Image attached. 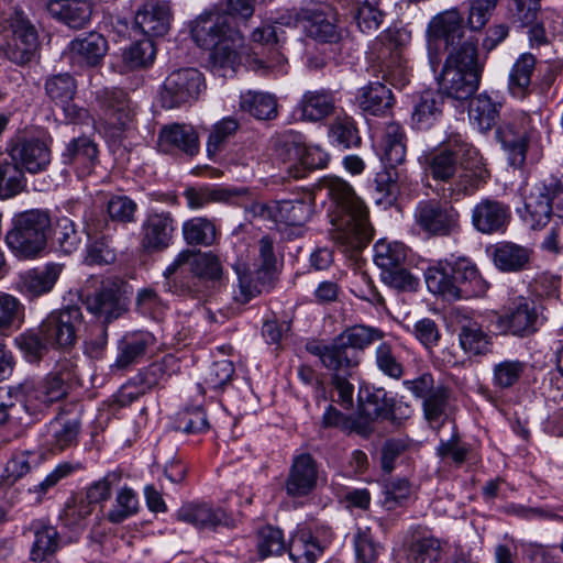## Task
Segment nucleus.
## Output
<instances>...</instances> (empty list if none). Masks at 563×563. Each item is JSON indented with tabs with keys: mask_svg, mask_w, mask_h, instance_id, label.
I'll return each mask as SVG.
<instances>
[{
	"mask_svg": "<svg viewBox=\"0 0 563 563\" xmlns=\"http://www.w3.org/2000/svg\"><path fill=\"white\" fill-rule=\"evenodd\" d=\"M442 545L432 536L413 538L408 545V560L411 563H438L441 559Z\"/></svg>",
	"mask_w": 563,
	"mask_h": 563,
	"instance_id": "nucleus-54",
	"label": "nucleus"
},
{
	"mask_svg": "<svg viewBox=\"0 0 563 563\" xmlns=\"http://www.w3.org/2000/svg\"><path fill=\"white\" fill-rule=\"evenodd\" d=\"M459 327V344L468 356H481L490 352L492 338L483 330L482 324L467 313L456 317Z\"/></svg>",
	"mask_w": 563,
	"mask_h": 563,
	"instance_id": "nucleus-26",
	"label": "nucleus"
},
{
	"mask_svg": "<svg viewBox=\"0 0 563 563\" xmlns=\"http://www.w3.org/2000/svg\"><path fill=\"white\" fill-rule=\"evenodd\" d=\"M256 0H227L229 14L206 12L200 14L191 25V36L198 46L210 49L211 70L221 77H231L240 66V48L243 36L232 25L235 14L250 18L254 12Z\"/></svg>",
	"mask_w": 563,
	"mask_h": 563,
	"instance_id": "nucleus-1",
	"label": "nucleus"
},
{
	"mask_svg": "<svg viewBox=\"0 0 563 563\" xmlns=\"http://www.w3.org/2000/svg\"><path fill=\"white\" fill-rule=\"evenodd\" d=\"M511 218L508 205L492 198H483L472 210V224L483 234L501 233Z\"/></svg>",
	"mask_w": 563,
	"mask_h": 563,
	"instance_id": "nucleus-19",
	"label": "nucleus"
},
{
	"mask_svg": "<svg viewBox=\"0 0 563 563\" xmlns=\"http://www.w3.org/2000/svg\"><path fill=\"white\" fill-rule=\"evenodd\" d=\"M256 547L262 559L280 555L286 549L282 530L272 526L261 528L257 532Z\"/></svg>",
	"mask_w": 563,
	"mask_h": 563,
	"instance_id": "nucleus-64",
	"label": "nucleus"
},
{
	"mask_svg": "<svg viewBox=\"0 0 563 563\" xmlns=\"http://www.w3.org/2000/svg\"><path fill=\"white\" fill-rule=\"evenodd\" d=\"M64 265L59 263H47L43 267L29 269L20 274L16 282V289L26 297L36 298L53 290Z\"/></svg>",
	"mask_w": 563,
	"mask_h": 563,
	"instance_id": "nucleus-21",
	"label": "nucleus"
},
{
	"mask_svg": "<svg viewBox=\"0 0 563 563\" xmlns=\"http://www.w3.org/2000/svg\"><path fill=\"white\" fill-rule=\"evenodd\" d=\"M176 519L197 529L214 530L230 526V516L220 507L207 503H186L176 511Z\"/></svg>",
	"mask_w": 563,
	"mask_h": 563,
	"instance_id": "nucleus-22",
	"label": "nucleus"
},
{
	"mask_svg": "<svg viewBox=\"0 0 563 563\" xmlns=\"http://www.w3.org/2000/svg\"><path fill=\"white\" fill-rule=\"evenodd\" d=\"M335 100L332 92L320 89L306 91L298 104L301 117L308 121H320L333 113Z\"/></svg>",
	"mask_w": 563,
	"mask_h": 563,
	"instance_id": "nucleus-42",
	"label": "nucleus"
},
{
	"mask_svg": "<svg viewBox=\"0 0 563 563\" xmlns=\"http://www.w3.org/2000/svg\"><path fill=\"white\" fill-rule=\"evenodd\" d=\"M24 533L32 538L30 559L33 562H44L51 559L59 549V533L51 525L36 520L31 522Z\"/></svg>",
	"mask_w": 563,
	"mask_h": 563,
	"instance_id": "nucleus-31",
	"label": "nucleus"
},
{
	"mask_svg": "<svg viewBox=\"0 0 563 563\" xmlns=\"http://www.w3.org/2000/svg\"><path fill=\"white\" fill-rule=\"evenodd\" d=\"M499 107L489 96L479 93L470 103V120L481 131L486 132L495 125L499 115Z\"/></svg>",
	"mask_w": 563,
	"mask_h": 563,
	"instance_id": "nucleus-48",
	"label": "nucleus"
},
{
	"mask_svg": "<svg viewBox=\"0 0 563 563\" xmlns=\"http://www.w3.org/2000/svg\"><path fill=\"white\" fill-rule=\"evenodd\" d=\"M441 115L440 102L438 97L431 91L421 93L412 112V124L418 130H427Z\"/></svg>",
	"mask_w": 563,
	"mask_h": 563,
	"instance_id": "nucleus-55",
	"label": "nucleus"
},
{
	"mask_svg": "<svg viewBox=\"0 0 563 563\" xmlns=\"http://www.w3.org/2000/svg\"><path fill=\"white\" fill-rule=\"evenodd\" d=\"M14 345L29 363H38L48 352L49 344L37 329L26 330L14 338Z\"/></svg>",
	"mask_w": 563,
	"mask_h": 563,
	"instance_id": "nucleus-52",
	"label": "nucleus"
},
{
	"mask_svg": "<svg viewBox=\"0 0 563 563\" xmlns=\"http://www.w3.org/2000/svg\"><path fill=\"white\" fill-rule=\"evenodd\" d=\"M416 225L429 236H448L460 228V213L438 199L419 201L413 212Z\"/></svg>",
	"mask_w": 563,
	"mask_h": 563,
	"instance_id": "nucleus-11",
	"label": "nucleus"
},
{
	"mask_svg": "<svg viewBox=\"0 0 563 563\" xmlns=\"http://www.w3.org/2000/svg\"><path fill=\"white\" fill-rule=\"evenodd\" d=\"M526 364L518 360H505L493 367V385L507 389L517 384L523 374Z\"/></svg>",
	"mask_w": 563,
	"mask_h": 563,
	"instance_id": "nucleus-63",
	"label": "nucleus"
},
{
	"mask_svg": "<svg viewBox=\"0 0 563 563\" xmlns=\"http://www.w3.org/2000/svg\"><path fill=\"white\" fill-rule=\"evenodd\" d=\"M24 170L10 158L0 159V199L19 195L26 186Z\"/></svg>",
	"mask_w": 563,
	"mask_h": 563,
	"instance_id": "nucleus-49",
	"label": "nucleus"
},
{
	"mask_svg": "<svg viewBox=\"0 0 563 563\" xmlns=\"http://www.w3.org/2000/svg\"><path fill=\"white\" fill-rule=\"evenodd\" d=\"M318 479V467L310 454L295 457L286 481V492L292 497H302L313 490Z\"/></svg>",
	"mask_w": 563,
	"mask_h": 563,
	"instance_id": "nucleus-29",
	"label": "nucleus"
},
{
	"mask_svg": "<svg viewBox=\"0 0 563 563\" xmlns=\"http://www.w3.org/2000/svg\"><path fill=\"white\" fill-rule=\"evenodd\" d=\"M185 241L190 245H211L217 235L214 224L206 218H194L183 225Z\"/></svg>",
	"mask_w": 563,
	"mask_h": 563,
	"instance_id": "nucleus-58",
	"label": "nucleus"
},
{
	"mask_svg": "<svg viewBox=\"0 0 563 563\" xmlns=\"http://www.w3.org/2000/svg\"><path fill=\"white\" fill-rule=\"evenodd\" d=\"M49 228L51 218L46 211L32 209L16 213L5 234V244L18 258H37L46 249Z\"/></svg>",
	"mask_w": 563,
	"mask_h": 563,
	"instance_id": "nucleus-5",
	"label": "nucleus"
},
{
	"mask_svg": "<svg viewBox=\"0 0 563 563\" xmlns=\"http://www.w3.org/2000/svg\"><path fill=\"white\" fill-rule=\"evenodd\" d=\"M384 332L377 328L366 325H353L344 330L336 338L343 345L350 350H364L376 341L384 339Z\"/></svg>",
	"mask_w": 563,
	"mask_h": 563,
	"instance_id": "nucleus-53",
	"label": "nucleus"
},
{
	"mask_svg": "<svg viewBox=\"0 0 563 563\" xmlns=\"http://www.w3.org/2000/svg\"><path fill=\"white\" fill-rule=\"evenodd\" d=\"M85 232L88 238L85 261L89 265H104L114 262L115 253L110 245V221L102 212L91 210L84 218Z\"/></svg>",
	"mask_w": 563,
	"mask_h": 563,
	"instance_id": "nucleus-16",
	"label": "nucleus"
},
{
	"mask_svg": "<svg viewBox=\"0 0 563 563\" xmlns=\"http://www.w3.org/2000/svg\"><path fill=\"white\" fill-rule=\"evenodd\" d=\"M80 428L78 419H54L47 426L44 443L53 453L63 452L77 444Z\"/></svg>",
	"mask_w": 563,
	"mask_h": 563,
	"instance_id": "nucleus-39",
	"label": "nucleus"
},
{
	"mask_svg": "<svg viewBox=\"0 0 563 563\" xmlns=\"http://www.w3.org/2000/svg\"><path fill=\"white\" fill-rule=\"evenodd\" d=\"M93 7L91 0H51L47 10L54 19L77 30L89 24Z\"/></svg>",
	"mask_w": 563,
	"mask_h": 563,
	"instance_id": "nucleus-32",
	"label": "nucleus"
},
{
	"mask_svg": "<svg viewBox=\"0 0 563 563\" xmlns=\"http://www.w3.org/2000/svg\"><path fill=\"white\" fill-rule=\"evenodd\" d=\"M97 104L109 125L124 129L133 120V108L122 89L104 88L96 93Z\"/></svg>",
	"mask_w": 563,
	"mask_h": 563,
	"instance_id": "nucleus-20",
	"label": "nucleus"
},
{
	"mask_svg": "<svg viewBox=\"0 0 563 563\" xmlns=\"http://www.w3.org/2000/svg\"><path fill=\"white\" fill-rule=\"evenodd\" d=\"M54 243L58 251L64 254L76 252L81 243V233L77 230L76 223L67 217L59 218L54 231Z\"/></svg>",
	"mask_w": 563,
	"mask_h": 563,
	"instance_id": "nucleus-57",
	"label": "nucleus"
},
{
	"mask_svg": "<svg viewBox=\"0 0 563 563\" xmlns=\"http://www.w3.org/2000/svg\"><path fill=\"white\" fill-rule=\"evenodd\" d=\"M240 110L257 120H272L277 117V100L268 92L247 90L240 96Z\"/></svg>",
	"mask_w": 563,
	"mask_h": 563,
	"instance_id": "nucleus-46",
	"label": "nucleus"
},
{
	"mask_svg": "<svg viewBox=\"0 0 563 563\" xmlns=\"http://www.w3.org/2000/svg\"><path fill=\"white\" fill-rule=\"evenodd\" d=\"M407 253L401 242L379 240L374 245V262L382 272L396 268L406 262Z\"/></svg>",
	"mask_w": 563,
	"mask_h": 563,
	"instance_id": "nucleus-50",
	"label": "nucleus"
},
{
	"mask_svg": "<svg viewBox=\"0 0 563 563\" xmlns=\"http://www.w3.org/2000/svg\"><path fill=\"white\" fill-rule=\"evenodd\" d=\"M69 378L68 368L62 367L40 379H25L14 387L15 397L31 418L27 423L41 419L54 404L67 397Z\"/></svg>",
	"mask_w": 563,
	"mask_h": 563,
	"instance_id": "nucleus-6",
	"label": "nucleus"
},
{
	"mask_svg": "<svg viewBox=\"0 0 563 563\" xmlns=\"http://www.w3.org/2000/svg\"><path fill=\"white\" fill-rule=\"evenodd\" d=\"M428 167L434 179L448 183L451 198L473 195L489 177L478 150L459 133L445 139Z\"/></svg>",
	"mask_w": 563,
	"mask_h": 563,
	"instance_id": "nucleus-2",
	"label": "nucleus"
},
{
	"mask_svg": "<svg viewBox=\"0 0 563 563\" xmlns=\"http://www.w3.org/2000/svg\"><path fill=\"white\" fill-rule=\"evenodd\" d=\"M330 199L329 218L332 239L346 250L363 249L373 236L368 210L352 186L339 178L327 177L321 184Z\"/></svg>",
	"mask_w": 563,
	"mask_h": 563,
	"instance_id": "nucleus-3",
	"label": "nucleus"
},
{
	"mask_svg": "<svg viewBox=\"0 0 563 563\" xmlns=\"http://www.w3.org/2000/svg\"><path fill=\"white\" fill-rule=\"evenodd\" d=\"M81 320L79 307L68 306L54 310L38 325L40 333L51 347L67 349L76 343Z\"/></svg>",
	"mask_w": 563,
	"mask_h": 563,
	"instance_id": "nucleus-13",
	"label": "nucleus"
},
{
	"mask_svg": "<svg viewBox=\"0 0 563 563\" xmlns=\"http://www.w3.org/2000/svg\"><path fill=\"white\" fill-rule=\"evenodd\" d=\"M536 57L530 53L521 54L509 71L508 88L512 96L523 98L530 92Z\"/></svg>",
	"mask_w": 563,
	"mask_h": 563,
	"instance_id": "nucleus-44",
	"label": "nucleus"
},
{
	"mask_svg": "<svg viewBox=\"0 0 563 563\" xmlns=\"http://www.w3.org/2000/svg\"><path fill=\"white\" fill-rule=\"evenodd\" d=\"M158 146L165 153L180 151L194 156L199 152V135L191 125L174 123L161 130Z\"/></svg>",
	"mask_w": 563,
	"mask_h": 563,
	"instance_id": "nucleus-30",
	"label": "nucleus"
},
{
	"mask_svg": "<svg viewBox=\"0 0 563 563\" xmlns=\"http://www.w3.org/2000/svg\"><path fill=\"white\" fill-rule=\"evenodd\" d=\"M190 271L196 277L207 282H219L222 277L220 260L211 252H191Z\"/></svg>",
	"mask_w": 563,
	"mask_h": 563,
	"instance_id": "nucleus-60",
	"label": "nucleus"
},
{
	"mask_svg": "<svg viewBox=\"0 0 563 563\" xmlns=\"http://www.w3.org/2000/svg\"><path fill=\"white\" fill-rule=\"evenodd\" d=\"M69 51L79 63L96 66L106 56L108 42L102 34L90 32L74 38L69 43Z\"/></svg>",
	"mask_w": 563,
	"mask_h": 563,
	"instance_id": "nucleus-40",
	"label": "nucleus"
},
{
	"mask_svg": "<svg viewBox=\"0 0 563 563\" xmlns=\"http://www.w3.org/2000/svg\"><path fill=\"white\" fill-rule=\"evenodd\" d=\"M175 230L170 212H148L141 224V246L148 253L162 252L170 245Z\"/></svg>",
	"mask_w": 563,
	"mask_h": 563,
	"instance_id": "nucleus-17",
	"label": "nucleus"
},
{
	"mask_svg": "<svg viewBox=\"0 0 563 563\" xmlns=\"http://www.w3.org/2000/svg\"><path fill=\"white\" fill-rule=\"evenodd\" d=\"M450 271L453 273L454 284L457 288L456 299L482 297L487 292L489 284L470 260H456L450 267Z\"/></svg>",
	"mask_w": 563,
	"mask_h": 563,
	"instance_id": "nucleus-28",
	"label": "nucleus"
},
{
	"mask_svg": "<svg viewBox=\"0 0 563 563\" xmlns=\"http://www.w3.org/2000/svg\"><path fill=\"white\" fill-rule=\"evenodd\" d=\"M276 22L286 26H299L307 37L318 43L336 44L345 36V30L338 23L335 12L323 4L287 10Z\"/></svg>",
	"mask_w": 563,
	"mask_h": 563,
	"instance_id": "nucleus-7",
	"label": "nucleus"
},
{
	"mask_svg": "<svg viewBox=\"0 0 563 563\" xmlns=\"http://www.w3.org/2000/svg\"><path fill=\"white\" fill-rule=\"evenodd\" d=\"M329 136L331 142L342 148L356 147L361 144V136L351 118H338L331 124Z\"/></svg>",
	"mask_w": 563,
	"mask_h": 563,
	"instance_id": "nucleus-62",
	"label": "nucleus"
},
{
	"mask_svg": "<svg viewBox=\"0 0 563 563\" xmlns=\"http://www.w3.org/2000/svg\"><path fill=\"white\" fill-rule=\"evenodd\" d=\"M332 534L328 528L318 530L316 536L309 530H299L288 547L290 558L296 563H314L331 542Z\"/></svg>",
	"mask_w": 563,
	"mask_h": 563,
	"instance_id": "nucleus-23",
	"label": "nucleus"
},
{
	"mask_svg": "<svg viewBox=\"0 0 563 563\" xmlns=\"http://www.w3.org/2000/svg\"><path fill=\"white\" fill-rule=\"evenodd\" d=\"M156 338L148 331H133L123 335L118 343L115 366L125 368L153 350Z\"/></svg>",
	"mask_w": 563,
	"mask_h": 563,
	"instance_id": "nucleus-33",
	"label": "nucleus"
},
{
	"mask_svg": "<svg viewBox=\"0 0 563 563\" xmlns=\"http://www.w3.org/2000/svg\"><path fill=\"white\" fill-rule=\"evenodd\" d=\"M275 222L289 227H301L312 216V200L310 197L274 201Z\"/></svg>",
	"mask_w": 563,
	"mask_h": 563,
	"instance_id": "nucleus-43",
	"label": "nucleus"
},
{
	"mask_svg": "<svg viewBox=\"0 0 563 563\" xmlns=\"http://www.w3.org/2000/svg\"><path fill=\"white\" fill-rule=\"evenodd\" d=\"M375 365L382 374L393 379H400L405 373L404 364L396 353L395 346L388 341H383L377 345Z\"/></svg>",
	"mask_w": 563,
	"mask_h": 563,
	"instance_id": "nucleus-56",
	"label": "nucleus"
},
{
	"mask_svg": "<svg viewBox=\"0 0 563 563\" xmlns=\"http://www.w3.org/2000/svg\"><path fill=\"white\" fill-rule=\"evenodd\" d=\"M206 89L205 77L197 68H180L172 71L164 81L162 101L167 108L196 101Z\"/></svg>",
	"mask_w": 563,
	"mask_h": 563,
	"instance_id": "nucleus-14",
	"label": "nucleus"
},
{
	"mask_svg": "<svg viewBox=\"0 0 563 563\" xmlns=\"http://www.w3.org/2000/svg\"><path fill=\"white\" fill-rule=\"evenodd\" d=\"M448 263H438L424 272V282L430 292L443 296L448 299H456L457 288L455 287L453 273Z\"/></svg>",
	"mask_w": 563,
	"mask_h": 563,
	"instance_id": "nucleus-47",
	"label": "nucleus"
},
{
	"mask_svg": "<svg viewBox=\"0 0 563 563\" xmlns=\"http://www.w3.org/2000/svg\"><path fill=\"white\" fill-rule=\"evenodd\" d=\"M533 251L514 242L497 243L493 251L495 266L505 273H518L528 268Z\"/></svg>",
	"mask_w": 563,
	"mask_h": 563,
	"instance_id": "nucleus-36",
	"label": "nucleus"
},
{
	"mask_svg": "<svg viewBox=\"0 0 563 563\" xmlns=\"http://www.w3.org/2000/svg\"><path fill=\"white\" fill-rule=\"evenodd\" d=\"M5 153L30 174L45 172L52 161L51 150L43 140L23 134H14L8 140Z\"/></svg>",
	"mask_w": 563,
	"mask_h": 563,
	"instance_id": "nucleus-15",
	"label": "nucleus"
},
{
	"mask_svg": "<svg viewBox=\"0 0 563 563\" xmlns=\"http://www.w3.org/2000/svg\"><path fill=\"white\" fill-rule=\"evenodd\" d=\"M170 22L172 9L164 0H148L135 13V24L147 36H164L169 31Z\"/></svg>",
	"mask_w": 563,
	"mask_h": 563,
	"instance_id": "nucleus-25",
	"label": "nucleus"
},
{
	"mask_svg": "<svg viewBox=\"0 0 563 563\" xmlns=\"http://www.w3.org/2000/svg\"><path fill=\"white\" fill-rule=\"evenodd\" d=\"M537 121H540L538 113L518 112L506 118L497 128V140L507 152L511 166L519 168L525 164L528 144L536 132Z\"/></svg>",
	"mask_w": 563,
	"mask_h": 563,
	"instance_id": "nucleus-9",
	"label": "nucleus"
},
{
	"mask_svg": "<svg viewBox=\"0 0 563 563\" xmlns=\"http://www.w3.org/2000/svg\"><path fill=\"white\" fill-rule=\"evenodd\" d=\"M525 221L532 229L543 228L551 218L550 191L545 184L536 185L525 200Z\"/></svg>",
	"mask_w": 563,
	"mask_h": 563,
	"instance_id": "nucleus-38",
	"label": "nucleus"
},
{
	"mask_svg": "<svg viewBox=\"0 0 563 563\" xmlns=\"http://www.w3.org/2000/svg\"><path fill=\"white\" fill-rule=\"evenodd\" d=\"M431 34L445 43V48L454 51L467 41H476L474 36L465 37L463 15L455 9L444 11L432 19L429 25Z\"/></svg>",
	"mask_w": 563,
	"mask_h": 563,
	"instance_id": "nucleus-24",
	"label": "nucleus"
},
{
	"mask_svg": "<svg viewBox=\"0 0 563 563\" xmlns=\"http://www.w3.org/2000/svg\"><path fill=\"white\" fill-rule=\"evenodd\" d=\"M538 314L536 308L526 298L520 297L507 312L499 317L498 324L504 331L525 336L537 330Z\"/></svg>",
	"mask_w": 563,
	"mask_h": 563,
	"instance_id": "nucleus-27",
	"label": "nucleus"
},
{
	"mask_svg": "<svg viewBox=\"0 0 563 563\" xmlns=\"http://www.w3.org/2000/svg\"><path fill=\"white\" fill-rule=\"evenodd\" d=\"M24 320V306L13 295L0 292V333L20 328Z\"/></svg>",
	"mask_w": 563,
	"mask_h": 563,
	"instance_id": "nucleus-59",
	"label": "nucleus"
},
{
	"mask_svg": "<svg viewBox=\"0 0 563 563\" xmlns=\"http://www.w3.org/2000/svg\"><path fill=\"white\" fill-rule=\"evenodd\" d=\"M303 145L302 136L294 132L283 134L277 142L276 155L291 178L303 177V167L301 166Z\"/></svg>",
	"mask_w": 563,
	"mask_h": 563,
	"instance_id": "nucleus-37",
	"label": "nucleus"
},
{
	"mask_svg": "<svg viewBox=\"0 0 563 563\" xmlns=\"http://www.w3.org/2000/svg\"><path fill=\"white\" fill-rule=\"evenodd\" d=\"M235 272L238 274L240 290L238 299L242 302L250 301L263 290L267 289L274 278V272H272L269 278L258 285L260 265L257 264H254L253 268L236 266Z\"/></svg>",
	"mask_w": 563,
	"mask_h": 563,
	"instance_id": "nucleus-51",
	"label": "nucleus"
},
{
	"mask_svg": "<svg viewBox=\"0 0 563 563\" xmlns=\"http://www.w3.org/2000/svg\"><path fill=\"white\" fill-rule=\"evenodd\" d=\"M358 401L363 413L371 419H387L393 413L394 399L383 388L361 387Z\"/></svg>",
	"mask_w": 563,
	"mask_h": 563,
	"instance_id": "nucleus-45",
	"label": "nucleus"
},
{
	"mask_svg": "<svg viewBox=\"0 0 563 563\" xmlns=\"http://www.w3.org/2000/svg\"><path fill=\"white\" fill-rule=\"evenodd\" d=\"M38 46L37 33L34 26L22 16L5 19L0 22V49L8 59L24 65L29 63Z\"/></svg>",
	"mask_w": 563,
	"mask_h": 563,
	"instance_id": "nucleus-10",
	"label": "nucleus"
},
{
	"mask_svg": "<svg viewBox=\"0 0 563 563\" xmlns=\"http://www.w3.org/2000/svg\"><path fill=\"white\" fill-rule=\"evenodd\" d=\"M408 35L399 30L388 31L382 34L376 44L377 58L379 59L377 71L380 78L395 88H404L409 82V69L404 57Z\"/></svg>",
	"mask_w": 563,
	"mask_h": 563,
	"instance_id": "nucleus-8",
	"label": "nucleus"
},
{
	"mask_svg": "<svg viewBox=\"0 0 563 563\" xmlns=\"http://www.w3.org/2000/svg\"><path fill=\"white\" fill-rule=\"evenodd\" d=\"M357 101L364 112L373 115H382L391 109L394 95L384 84L371 81L360 88Z\"/></svg>",
	"mask_w": 563,
	"mask_h": 563,
	"instance_id": "nucleus-41",
	"label": "nucleus"
},
{
	"mask_svg": "<svg viewBox=\"0 0 563 563\" xmlns=\"http://www.w3.org/2000/svg\"><path fill=\"white\" fill-rule=\"evenodd\" d=\"M483 67L477 42H465L448 54L439 78L440 91L456 100L468 99L479 87Z\"/></svg>",
	"mask_w": 563,
	"mask_h": 563,
	"instance_id": "nucleus-4",
	"label": "nucleus"
},
{
	"mask_svg": "<svg viewBox=\"0 0 563 563\" xmlns=\"http://www.w3.org/2000/svg\"><path fill=\"white\" fill-rule=\"evenodd\" d=\"M137 511L139 499L133 489L123 487L118 492L114 504L109 510L107 518L112 523H121L134 516Z\"/></svg>",
	"mask_w": 563,
	"mask_h": 563,
	"instance_id": "nucleus-61",
	"label": "nucleus"
},
{
	"mask_svg": "<svg viewBox=\"0 0 563 563\" xmlns=\"http://www.w3.org/2000/svg\"><path fill=\"white\" fill-rule=\"evenodd\" d=\"M87 310L102 324L108 325L114 320L125 316L129 311V298L125 295L123 283L107 279L86 300Z\"/></svg>",
	"mask_w": 563,
	"mask_h": 563,
	"instance_id": "nucleus-12",
	"label": "nucleus"
},
{
	"mask_svg": "<svg viewBox=\"0 0 563 563\" xmlns=\"http://www.w3.org/2000/svg\"><path fill=\"white\" fill-rule=\"evenodd\" d=\"M63 159L74 166L78 177L89 176L98 162L97 145L86 136L74 139L67 144Z\"/></svg>",
	"mask_w": 563,
	"mask_h": 563,
	"instance_id": "nucleus-34",
	"label": "nucleus"
},
{
	"mask_svg": "<svg viewBox=\"0 0 563 563\" xmlns=\"http://www.w3.org/2000/svg\"><path fill=\"white\" fill-rule=\"evenodd\" d=\"M379 157L384 165L396 167L406 158V134L404 128L396 122L385 125L379 141Z\"/></svg>",
	"mask_w": 563,
	"mask_h": 563,
	"instance_id": "nucleus-35",
	"label": "nucleus"
},
{
	"mask_svg": "<svg viewBox=\"0 0 563 563\" xmlns=\"http://www.w3.org/2000/svg\"><path fill=\"white\" fill-rule=\"evenodd\" d=\"M307 351L318 356L322 365L335 375H352V371L358 365V355L354 351L347 350L338 338L329 344L310 342L306 346Z\"/></svg>",
	"mask_w": 563,
	"mask_h": 563,
	"instance_id": "nucleus-18",
	"label": "nucleus"
}]
</instances>
